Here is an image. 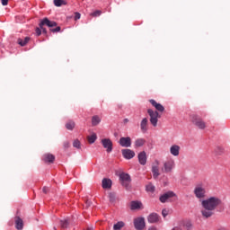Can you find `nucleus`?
I'll use <instances>...</instances> for the list:
<instances>
[{
  "mask_svg": "<svg viewBox=\"0 0 230 230\" xmlns=\"http://www.w3.org/2000/svg\"><path fill=\"white\" fill-rule=\"evenodd\" d=\"M15 228H16V230L23 229V221L19 217H15Z\"/></svg>",
  "mask_w": 230,
  "mask_h": 230,
  "instance_id": "obj_19",
  "label": "nucleus"
},
{
  "mask_svg": "<svg viewBox=\"0 0 230 230\" xmlns=\"http://www.w3.org/2000/svg\"><path fill=\"white\" fill-rule=\"evenodd\" d=\"M180 150L181 147L179 145H172L170 146V154H172V156L177 157L180 155Z\"/></svg>",
  "mask_w": 230,
  "mask_h": 230,
  "instance_id": "obj_15",
  "label": "nucleus"
},
{
  "mask_svg": "<svg viewBox=\"0 0 230 230\" xmlns=\"http://www.w3.org/2000/svg\"><path fill=\"white\" fill-rule=\"evenodd\" d=\"M52 230H57L56 227L52 228Z\"/></svg>",
  "mask_w": 230,
  "mask_h": 230,
  "instance_id": "obj_47",
  "label": "nucleus"
},
{
  "mask_svg": "<svg viewBox=\"0 0 230 230\" xmlns=\"http://www.w3.org/2000/svg\"><path fill=\"white\" fill-rule=\"evenodd\" d=\"M102 188L104 190H109L111 188V179H102Z\"/></svg>",
  "mask_w": 230,
  "mask_h": 230,
  "instance_id": "obj_22",
  "label": "nucleus"
},
{
  "mask_svg": "<svg viewBox=\"0 0 230 230\" xmlns=\"http://www.w3.org/2000/svg\"><path fill=\"white\" fill-rule=\"evenodd\" d=\"M217 230H226L225 227H219L218 229Z\"/></svg>",
  "mask_w": 230,
  "mask_h": 230,
  "instance_id": "obj_44",
  "label": "nucleus"
},
{
  "mask_svg": "<svg viewBox=\"0 0 230 230\" xmlns=\"http://www.w3.org/2000/svg\"><path fill=\"white\" fill-rule=\"evenodd\" d=\"M128 119H123V124H128Z\"/></svg>",
  "mask_w": 230,
  "mask_h": 230,
  "instance_id": "obj_42",
  "label": "nucleus"
},
{
  "mask_svg": "<svg viewBox=\"0 0 230 230\" xmlns=\"http://www.w3.org/2000/svg\"><path fill=\"white\" fill-rule=\"evenodd\" d=\"M30 41V37H25L23 40L22 39H18V44L19 46L24 47L26 46Z\"/></svg>",
  "mask_w": 230,
  "mask_h": 230,
  "instance_id": "obj_23",
  "label": "nucleus"
},
{
  "mask_svg": "<svg viewBox=\"0 0 230 230\" xmlns=\"http://www.w3.org/2000/svg\"><path fill=\"white\" fill-rule=\"evenodd\" d=\"M42 192L45 193V194H48V192H49V188H48V187H43Z\"/></svg>",
  "mask_w": 230,
  "mask_h": 230,
  "instance_id": "obj_41",
  "label": "nucleus"
},
{
  "mask_svg": "<svg viewBox=\"0 0 230 230\" xmlns=\"http://www.w3.org/2000/svg\"><path fill=\"white\" fill-rule=\"evenodd\" d=\"M136 155V153L132 151L131 149H122V156L123 158L127 160L133 159V157Z\"/></svg>",
  "mask_w": 230,
  "mask_h": 230,
  "instance_id": "obj_13",
  "label": "nucleus"
},
{
  "mask_svg": "<svg viewBox=\"0 0 230 230\" xmlns=\"http://www.w3.org/2000/svg\"><path fill=\"white\" fill-rule=\"evenodd\" d=\"M50 31H51L52 33L59 32V31H61V27H60V26H57V27H55V28H52V29H50Z\"/></svg>",
  "mask_w": 230,
  "mask_h": 230,
  "instance_id": "obj_36",
  "label": "nucleus"
},
{
  "mask_svg": "<svg viewBox=\"0 0 230 230\" xmlns=\"http://www.w3.org/2000/svg\"><path fill=\"white\" fill-rule=\"evenodd\" d=\"M131 210H137L142 208V203L140 201H131L130 203Z\"/></svg>",
  "mask_w": 230,
  "mask_h": 230,
  "instance_id": "obj_20",
  "label": "nucleus"
},
{
  "mask_svg": "<svg viewBox=\"0 0 230 230\" xmlns=\"http://www.w3.org/2000/svg\"><path fill=\"white\" fill-rule=\"evenodd\" d=\"M69 147H70L69 141L63 142V148H65V150H67Z\"/></svg>",
  "mask_w": 230,
  "mask_h": 230,
  "instance_id": "obj_37",
  "label": "nucleus"
},
{
  "mask_svg": "<svg viewBox=\"0 0 230 230\" xmlns=\"http://www.w3.org/2000/svg\"><path fill=\"white\" fill-rule=\"evenodd\" d=\"M174 197H175V193L173 191H168L163 194L161 197H159V201H161V203H165L169 199L174 198Z\"/></svg>",
  "mask_w": 230,
  "mask_h": 230,
  "instance_id": "obj_12",
  "label": "nucleus"
},
{
  "mask_svg": "<svg viewBox=\"0 0 230 230\" xmlns=\"http://www.w3.org/2000/svg\"><path fill=\"white\" fill-rule=\"evenodd\" d=\"M73 146H74V148L80 149L81 148L80 140H74Z\"/></svg>",
  "mask_w": 230,
  "mask_h": 230,
  "instance_id": "obj_35",
  "label": "nucleus"
},
{
  "mask_svg": "<svg viewBox=\"0 0 230 230\" xmlns=\"http://www.w3.org/2000/svg\"><path fill=\"white\" fill-rule=\"evenodd\" d=\"M67 3L66 0H54V5L57 7H61L62 5H66Z\"/></svg>",
  "mask_w": 230,
  "mask_h": 230,
  "instance_id": "obj_29",
  "label": "nucleus"
},
{
  "mask_svg": "<svg viewBox=\"0 0 230 230\" xmlns=\"http://www.w3.org/2000/svg\"><path fill=\"white\" fill-rule=\"evenodd\" d=\"M1 2L3 6H6L9 3V0H1Z\"/></svg>",
  "mask_w": 230,
  "mask_h": 230,
  "instance_id": "obj_40",
  "label": "nucleus"
},
{
  "mask_svg": "<svg viewBox=\"0 0 230 230\" xmlns=\"http://www.w3.org/2000/svg\"><path fill=\"white\" fill-rule=\"evenodd\" d=\"M109 199H110V202H111V203L116 201V194L113 193V192H110L109 193Z\"/></svg>",
  "mask_w": 230,
  "mask_h": 230,
  "instance_id": "obj_34",
  "label": "nucleus"
},
{
  "mask_svg": "<svg viewBox=\"0 0 230 230\" xmlns=\"http://www.w3.org/2000/svg\"><path fill=\"white\" fill-rule=\"evenodd\" d=\"M102 13V11L97 10V11H94L93 13H90V16L94 17V18L100 17Z\"/></svg>",
  "mask_w": 230,
  "mask_h": 230,
  "instance_id": "obj_33",
  "label": "nucleus"
},
{
  "mask_svg": "<svg viewBox=\"0 0 230 230\" xmlns=\"http://www.w3.org/2000/svg\"><path fill=\"white\" fill-rule=\"evenodd\" d=\"M119 146L125 148L131 146V138L129 137H122L119 138Z\"/></svg>",
  "mask_w": 230,
  "mask_h": 230,
  "instance_id": "obj_10",
  "label": "nucleus"
},
{
  "mask_svg": "<svg viewBox=\"0 0 230 230\" xmlns=\"http://www.w3.org/2000/svg\"><path fill=\"white\" fill-rule=\"evenodd\" d=\"M147 114H149V117H150L151 126L156 128L158 123V119L160 118L158 111H154L152 109H148Z\"/></svg>",
  "mask_w": 230,
  "mask_h": 230,
  "instance_id": "obj_5",
  "label": "nucleus"
},
{
  "mask_svg": "<svg viewBox=\"0 0 230 230\" xmlns=\"http://www.w3.org/2000/svg\"><path fill=\"white\" fill-rule=\"evenodd\" d=\"M102 142L107 153H111L113 150V142L110 138H103Z\"/></svg>",
  "mask_w": 230,
  "mask_h": 230,
  "instance_id": "obj_7",
  "label": "nucleus"
},
{
  "mask_svg": "<svg viewBox=\"0 0 230 230\" xmlns=\"http://www.w3.org/2000/svg\"><path fill=\"white\" fill-rule=\"evenodd\" d=\"M149 230H157L156 227H150Z\"/></svg>",
  "mask_w": 230,
  "mask_h": 230,
  "instance_id": "obj_43",
  "label": "nucleus"
},
{
  "mask_svg": "<svg viewBox=\"0 0 230 230\" xmlns=\"http://www.w3.org/2000/svg\"><path fill=\"white\" fill-rule=\"evenodd\" d=\"M159 221H160V216H158V214L156 213H151L147 217V222H149L150 224H155Z\"/></svg>",
  "mask_w": 230,
  "mask_h": 230,
  "instance_id": "obj_14",
  "label": "nucleus"
},
{
  "mask_svg": "<svg viewBox=\"0 0 230 230\" xmlns=\"http://www.w3.org/2000/svg\"><path fill=\"white\" fill-rule=\"evenodd\" d=\"M169 211L166 209L162 210V217H164V218H165L166 217H168Z\"/></svg>",
  "mask_w": 230,
  "mask_h": 230,
  "instance_id": "obj_38",
  "label": "nucleus"
},
{
  "mask_svg": "<svg viewBox=\"0 0 230 230\" xmlns=\"http://www.w3.org/2000/svg\"><path fill=\"white\" fill-rule=\"evenodd\" d=\"M160 163L155 161V164L151 166V172L153 173V178L157 179L160 176Z\"/></svg>",
  "mask_w": 230,
  "mask_h": 230,
  "instance_id": "obj_8",
  "label": "nucleus"
},
{
  "mask_svg": "<svg viewBox=\"0 0 230 230\" xmlns=\"http://www.w3.org/2000/svg\"><path fill=\"white\" fill-rule=\"evenodd\" d=\"M174 160L173 159H170L167 160L166 162H164V172L168 173L171 172L172 170H173L174 168Z\"/></svg>",
  "mask_w": 230,
  "mask_h": 230,
  "instance_id": "obj_9",
  "label": "nucleus"
},
{
  "mask_svg": "<svg viewBox=\"0 0 230 230\" xmlns=\"http://www.w3.org/2000/svg\"><path fill=\"white\" fill-rule=\"evenodd\" d=\"M69 226V221L67 219L60 220V228L65 230Z\"/></svg>",
  "mask_w": 230,
  "mask_h": 230,
  "instance_id": "obj_28",
  "label": "nucleus"
},
{
  "mask_svg": "<svg viewBox=\"0 0 230 230\" xmlns=\"http://www.w3.org/2000/svg\"><path fill=\"white\" fill-rule=\"evenodd\" d=\"M86 230H94V228L93 227H87Z\"/></svg>",
  "mask_w": 230,
  "mask_h": 230,
  "instance_id": "obj_45",
  "label": "nucleus"
},
{
  "mask_svg": "<svg viewBox=\"0 0 230 230\" xmlns=\"http://www.w3.org/2000/svg\"><path fill=\"white\" fill-rule=\"evenodd\" d=\"M55 160L56 156H54V155H51L50 153H46L45 155H43V161H45V163L53 164Z\"/></svg>",
  "mask_w": 230,
  "mask_h": 230,
  "instance_id": "obj_17",
  "label": "nucleus"
},
{
  "mask_svg": "<svg viewBox=\"0 0 230 230\" xmlns=\"http://www.w3.org/2000/svg\"><path fill=\"white\" fill-rule=\"evenodd\" d=\"M191 123H193L198 129L204 130L207 128V123L204 122V120L199 117V115H191L190 116Z\"/></svg>",
  "mask_w": 230,
  "mask_h": 230,
  "instance_id": "obj_3",
  "label": "nucleus"
},
{
  "mask_svg": "<svg viewBox=\"0 0 230 230\" xmlns=\"http://www.w3.org/2000/svg\"><path fill=\"white\" fill-rule=\"evenodd\" d=\"M75 128V123L73 120H68V122L66 123V129L67 130H73Z\"/></svg>",
  "mask_w": 230,
  "mask_h": 230,
  "instance_id": "obj_24",
  "label": "nucleus"
},
{
  "mask_svg": "<svg viewBox=\"0 0 230 230\" xmlns=\"http://www.w3.org/2000/svg\"><path fill=\"white\" fill-rule=\"evenodd\" d=\"M172 230H177L175 227H172Z\"/></svg>",
  "mask_w": 230,
  "mask_h": 230,
  "instance_id": "obj_46",
  "label": "nucleus"
},
{
  "mask_svg": "<svg viewBox=\"0 0 230 230\" xmlns=\"http://www.w3.org/2000/svg\"><path fill=\"white\" fill-rule=\"evenodd\" d=\"M149 102L159 112H164L165 111V108L161 103H157V102H155V100H149Z\"/></svg>",
  "mask_w": 230,
  "mask_h": 230,
  "instance_id": "obj_16",
  "label": "nucleus"
},
{
  "mask_svg": "<svg viewBox=\"0 0 230 230\" xmlns=\"http://www.w3.org/2000/svg\"><path fill=\"white\" fill-rule=\"evenodd\" d=\"M119 180L121 181L122 186L128 188V182H130V175L128 173H120Z\"/></svg>",
  "mask_w": 230,
  "mask_h": 230,
  "instance_id": "obj_11",
  "label": "nucleus"
},
{
  "mask_svg": "<svg viewBox=\"0 0 230 230\" xmlns=\"http://www.w3.org/2000/svg\"><path fill=\"white\" fill-rule=\"evenodd\" d=\"M134 227L136 230H144L145 228V218L144 217H137L134 219Z\"/></svg>",
  "mask_w": 230,
  "mask_h": 230,
  "instance_id": "obj_6",
  "label": "nucleus"
},
{
  "mask_svg": "<svg viewBox=\"0 0 230 230\" xmlns=\"http://www.w3.org/2000/svg\"><path fill=\"white\" fill-rule=\"evenodd\" d=\"M95 140H97V135L95 133H93L92 136L87 137V141L89 144H94Z\"/></svg>",
  "mask_w": 230,
  "mask_h": 230,
  "instance_id": "obj_30",
  "label": "nucleus"
},
{
  "mask_svg": "<svg viewBox=\"0 0 230 230\" xmlns=\"http://www.w3.org/2000/svg\"><path fill=\"white\" fill-rule=\"evenodd\" d=\"M138 162L142 166L146 164V153H145V151L138 154Z\"/></svg>",
  "mask_w": 230,
  "mask_h": 230,
  "instance_id": "obj_18",
  "label": "nucleus"
},
{
  "mask_svg": "<svg viewBox=\"0 0 230 230\" xmlns=\"http://www.w3.org/2000/svg\"><path fill=\"white\" fill-rule=\"evenodd\" d=\"M81 19V13H75V15L74 16L75 21H78Z\"/></svg>",
  "mask_w": 230,
  "mask_h": 230,
  "instance_id": "obj_39",
  "label": "nucleus"
},
{
  "mask_svg": "<svg viewBox=\"0 0 230 230\" xmlns=\"http://www.w3.org/2000/svg\"><path fill=\"white\" fill-rule=\"evenodd\" d=\"M125 226V223H123L122 221H118L117 224H115L113 226H112V229L113 230H121L122 227Z\"/></svg>",
  "mask_w": 230,
  "mask_h": 230,
  "instance_id": "obj_27",
  "label": "nucleus"
},
{
  "mask_svg": "<svg viewBox=\"0 0 230 230\" xmlns=\"http://www.w3.org/2000/svg\"><path fill=\"white\" fill-rule=\"evenodd\" d=\"M101 123V119L100 117H98L97 115H95L94 117H92V126L95 127L98 126V124Z\"/></svg>",
  "mask_w": 230,
  "mask_h": 230,
  "instance_id": "obj_26",
  "label": "nucleus"
},
{
  "mask_svg": "<svg viewBox=\"0 0 230 230\" xmlns=\"http://www.w3.org/2000/svg\"><path fill=\"white\" fill-rule=\"evenodd\" d=\"M146 191L150 192L151 194L155 192V187L152 183L146 185Z\"/></svg>",
  "mask_w": 230,
  "mask_h": 230,
  "instance_id": "obj_25",
  "label": "nucleus"
},
{
  "mask_svg": "<svg viewBox=\"0 0 230 230\" xmlns=\"http://www.w3.org/2000/svg\"><path fill=\"white\" fill-rule=\"evenodd\" d=\"M193 193L198 199H204L207 196V190L202 183H199L194 188Z\"/></svg>",
  "mask_w": 230,
  "mask_h": 230,
  "instance_id": "obj_4",
  "label": "nucleus"
},
{
  "mask_svg": "<svg viewBox=\"0 0 230 230\" xmlns=\"http://www.w3.org/2000/svg\"><path fill=\"white\" fill-rule=\"evenodd\" d=\"M145 145V139L144 138H138L136 140V147H141Z\"/></svg>",
  "mask_w": 230,
  "mask_h": 230,
  "instance_id": "obj_32",
  "label": "nucleus"
},
{
  "mask_svg": "<svg viewBox=\"0 0 230 230\" xmlns=\"http://www.w3.org/2000/svg\"><path fill=\"white\" fill-rule=\"evenodd\" d=\"M183 227H185L186 230H191L193 228V225L190 220L188 221H183Z\"/></svg>",
  "mask_w": 230,
  "mask_h": 230,
  "instance_id": "obj_31",
  "label": "nucleus"
},
{
  "mask_svg": "<svg viewBox=\"0 0 230 230\" xmlns=\"http://www.w3.org/2000/svg\"><path fill=\"white\" fill-rule=\"evenodd\" d=\"M148 122H149V120H147L146 118H145L141 120V131H142V133H146Z\"/></svg>",
  "mask_w": 230,
  "mask_h": 230,
  "instance_id": "obj_21",
  "label": "nucleus"
},
{
  "mask_svg": "<svg viewBox=\"0 0 230 230\" xmlns=\"http://www.w3.org/2000/svg\"><path fill=\"white\" fill-rule=\"evenodd\" d=\"M223 204V201L218 197H210L201 201V214L205 218H210L213 216V211L220 207Z\"/></svg>",
  "mask_w": 230,
  "mask_h": 230,
  "instance_id": "obj_1",
  "label": "nucleus"
},
{
  "mask_svg": "<svg viewBox=\"0 0 230 230\" xmlns=\"http://www.w3.org/2000/svg\"><path fill=\"white\" fill-rule=\"evenodd\" d=\"M43 26H47L49 28H54V27H57L58 24L56 22L49 21L48 18L43 19L40 22V28L35 29V33L37 34V36H40L42 32L45 34L47 33L46 28H43Z\"/></svg>",
  "mask_w": 230,
  "mask_h": 230,
  "instance_id": "obj_2",
  "label": "nucleus"
}]
</instances>
